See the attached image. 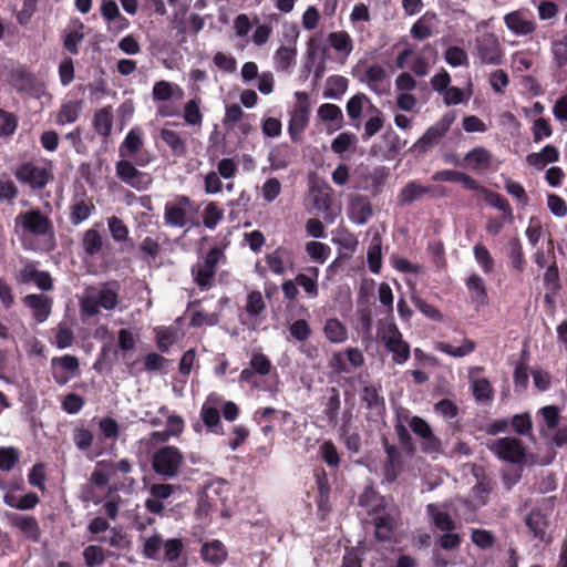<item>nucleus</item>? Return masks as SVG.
<instances>
[{"label": "nucleus", "mask_w": 567, "mask_h": 567, "mask_svg": "<svg viewBox=\"0 0 567 567\" xmlns=\"http://www.w3.org/2000/svg\"><path fill=\"white\" fill-rule=\"evenodd\" d=\"M8 519L10 524L18 528L29 540L34 543L40 540L41 529L38 520L33 516L10 513L8 514Z\"/></svg>", "instance_id": "18"}, {"label": "nucleus", "mask_w": 567, "mask_h": 567, "mask_svg": "<svg viewBox=\"0 0 567 567\" xmlns=\"http://www.w3.org/2000/svg\"><path fill=\"white\" fill-rule=\"evenodd\" d=\"M114 472V463L111 461H101L96 464L94 472L91 475L92 484L96 486H104L111 478V473Z\"/></svg>", "instance_id": "44"}, {"label": "nucleus", "mask_w": 567, "mask_h": 567, "mask_svg": "<svg viewBox=\"0 0 567 567\" xmlns=\"http://www.w3.org/2000/svg\"><path fill=\"white\" fill-rule=\"evenodd\" d=\"M399 519V511L395 506L383 509L382 514L375 518V536L380 540H386L391 537L392 530Z\"/></svg>", "instance_id": "19"}, {"label": "nucleus", "mask_w": 567, "mask_h": 567, "mask_svg": "<svg viewBox=\"0 0 567 567\" xmlns=\"http://www.w3.org/2000/svg\"><path fill=\"white\" fill-rule=\"evenodd\" d=\"M330 251V247L320 241H309L306 244V252L318 264H323L328 259Z\"/></svg>", "instance_id": "51"}, {"label": "nucleus", "mask_w": 567, "mask_h": 567, "mask_svg": "<svg viewBox=\"0 0 567 567\" xmlns=\"http://www.w3.org/2000/svg\"><path fill=\"white\" fill-rule=\"evenodd\" d=\"M455 118V111H450L445 113L434 125L429 127L426 132L413 144L411 151L417 155H421L426 153L430 148L434 147L450 130Z\"/></svg>", "instance_id": "7"}, {"label": "nucleus", "mask_w": 567, "mask_h": 567, "mask_svg": "<svg viewBox=\"0 0 567 567\" xmlns=\"http://www.w3.org/2000/svg\"><path fill=\"white\" fill-rule=\"evenodd\" d=\"M297 103L290 113L288 131L293 141L305 131L309 122V97L305 92H296Z\"/></svg>", "instance_id": "10"}, {"label": "nucleus", "mask_w": 567, "mask_h": 567, "mask_svg": "<svg viewBox=\"0 0 567 567\" xmlns=\"http://www.w3.org/2000/svg\"><path fill=\"white\" fill-rule=\"evenodd\" d=\"M297 50L295 47L281 45L274 55L277 71H288L296 63Z\"/></svg>", "instance_id": "35"}, {"label": "nucleus", "mask_w": 567, "mask_h": 567, "mask_svg": "<svg viewBox=\"0 0 567 567\" xmlns=\"http://www.w3.org/2000/svg\"><path fill=\"white\" fill-rule=\"evenodd\" d=\"M484 198L489 206H493L503 213V218L506 223L513 221V209L508 200L503 195L488 190Z\"/></svg>", "instance_id": "38"}, {"label": "nucleus", "mask_w": 567, "mask_h": 567, "mask_svg": "<svg viewBox=\"0 0 567 567\" xmlns=\"http://www.w3.org/2000/svg\"><path fill=\"white\" fill-rule=\"evenodd\" d=\"M379 338L385 349L392 353L396 364L405 363L410 358V346L402 338V333L394 323L384 324L379 330Z\"/></svg>", "instance_id": "6"}, {"label": "nucleus", "mask_w": 567, "mask_h": 567, "mask_svg": "<svg viewBox=\"0 0 567 567\" xmlns=\"http://www.w3.org/2000/svg\"><path fill=\"white\" fill-rule=\"evenodd\" d=\"M159 136L175 155H184L186 153L185 142L182 140L177 132L163 128L159 133Z\"/></svg>", "instance_id": "43"}, {"label": "nucleus", "mask_w": 567, "mask_h": 567, "mask_svg": "<svg viewBox=\"0 0 567 567\" xmlns=\"http://www.w3.org/2000/svg\"><path fill=\"white\" fill-rule=\"evenodd\" d=\"M313 274V277L306 274H298L296 276V281L299 287H301L309 298H316L319 293L317 278L319 275L318 268L310 269Z\"/></svg>", "instance_id": "45"}, {"label": "nucleus", "mask_w": 567, "mask_h": 567, "mask_svg": "<svg viewBox=\"0 0 567 567\" xmlns=\"http://www.w3.org/2000/svg\"><path fill=\"white\" fill-rule=\"evenodd\" d=\"M473 255L475 261L485 275H489L494 271L495 260L486 246H484L482 243H477L473 248Z\"/></svg>", "instance_id": "40"}, {"label": "nucleus", "mask_w": 567, "mask_h": 567, "mask_svg": "<svg viewBox=\"0 0 567 567\" xmlns=\"http://www.w3.org/2000/svg\"><path fill=\"white\" fill-rule=\"evenodd\" d=\"M184 463V455L173 445L158 449L152 457V467L154 472L164 478L177 476Z\"/></svg>", "instance_id": "5"}, {"label": "nucleus", "mask_w": 567, "mask_h": 567, "mask_svg": "<svg viewBox=\"0 0 567 567\" xmlns=\"http://www.w3.org/2000/svg\"><path fill=\"white\" fill-rule=\"evenodd\" d=\"M471 540L480 549L487 550L494 546L495 536L489 530L473 528L471 532Z\"/></svg>", "instance_id": "52"}, {"label": "nucleus", "mask_w": 567, "mask_h": 567, "mask_svg": "<svg viewBox=\"0 0 567 567\" xmlns=\"http://www.w3.org/2000/svg\"><path fill=\"white\" fill-rule=\"evenodd\" d=\"M118 303L117 288L113 284H106L96 289L91 288L81 301V311L89 317L100 312V308L113 310Z\"/></svg>", "instance_id": "3"}, {"label": "nucleus", "mask_w": 567, "mask_h": 567, "mask_svg": "<svg viewBox=\"0 0 567 567\" xmlns=\"http://www.w3.org/2000/svg\"><path fill=\"white\" fill-rule=\"evenodd\" d=\"M328 41L334 51L343 54L344 56L350 55L353 50V41L346 31L331 32L328 35Z\"/></svg>", "instance_id": "36"}, {"label": "nucleus", "mask_w": 567, "mask_h": 567, "mask_svg": "<svg viewBox=\"0 0 567 567\" xmlns=\"http://www.w3.org/2000/svg\"><path fill=\"white\" fill-rule=\"evenodd\" d=\"M434 411L440 416H442L445 421L450 422L455 419L458 413L457 405L449 399H443L435 403Z\"/></svg>", "instance_id": "63"}, {"label": "nucleus", "mask_w": 567, "mask_h": 567, "mask_svg": "<svg viewBox=\"0 0 567 567\" xmlns=\"http://www.w3.org/2000/svg\"><path fill=\"white\" fill-rule=\"evenodd\" d=\"M220 398L212 393L200 410V416L204 424L214 433H220V415L219 411L214 404H218Z\"/></svg>", "instance_id": "20"}, {"label": "nucleus", "mask_w": 567, "mask_h": 567, "mask_svg": "<svg viewBox=\"0 0 567 567\" xmlns=\"http://www.w3.org/2000/svg\"><path fill=\"white\" fill-rule=\"evenodd\" d=\"M192 200L186 196H176L165 204L164 224L173 228L186 227L192 221L194 213Z\"/></svg>", "instance_id": "8"}, {"label": "nucleus", "mask_w": 567, "mask_h": 567, "mask_svg": "<svg viewBox=\"0 0 567 567\" xmlns=\"http://www.w3.org/2000/svg\"><path fill=\"white\" fill-rule=\"evenodd\" d=\"M369 102V99L365 94L359 93L353 95L347 102V113L350 118L359 120L361 117L364 103Z\"/></svg>", "instance_id": "61"}, {"label": "nucleus", "mask_w": 567, "mask_h": 567, "mask_svg": "<svg viewBox=\"0 0 567 567\" xmlns=\"http://www.w3.org/2000/svg\"><path fill=\"white\" fill-rule=\"evenodd\" d=\"M93 126L96 133L101 136L107 137L111 134L113 126V115L110 107H103L95 112Z\"/></svg>", "instance_id": "37"}, {"label": "nucleus", "mask_w": 567, "mask_h": 567, "mask_svg": "<svg viewBox=\"0 0 567 567\" xmlns=\"http://www.w3.org/2000/svg\"><path fill=\"white\" fill-rule=\"evenodd\" d=\"M192 275L194 281L200 287V289H208L212 285L215 271L199 260L192 267Z\"/></svg>", "instance_id": "41"}, {"label": "nucleus", "mask_w": 567, "mask_h": 567, "mask_svg": "<svg viewBox=\"0 0 567 567\" xmlns=\"http://www.w3.org/2000/svg\"><path fill=\"white\" fill-rule=\"evenodd\" d=\"M23 302L32 310L33 317L38 322H44L52 308V300L44 295H28L23 298Z\"/></svg>", "instance_id": "22"}, {"label": "nucleus", "mask_w": 567, "mask_h": 567, "mask_svg": "<svg viewBox=\"0 0 567 567\" xmlns=\"http://www.w3.org/2000/svg\"><path fill=\"white\" fill-rule=\"evenodd\" d=\"M142 553L148 559H157L159 549L164 546L162 536L154 533L151 536H141Z\"/></svg>", "instance_id": "39"}, {"label": "nucleus", "mask_w": 567, "mask_h": 567, "mask_svg": "<svg viewBox=\"0 0 567 567\" xmlns=\"http://www.w3.org/2000/svg\"><path fill=\"white\" fill-rule=\"evenodd\" d=\"M94 206L85 200H80L75 203L71 208L70 219L74 225H79L85 219H87L91 215Z\"/></svg>", "instance_id": "55"}, {"label": "nucleus", "mask_w": 567, "mask_h": 567, "mask_svg": "<svg viewBox=\"0 0 567 567\" xmlns=\"http://www.w3.org/2000/svg\"><path fill=\"white\" fill-rule=\"evenodd\" d=\"M471 54L475 65L498 66L504 62L505 52L499 39L493 32H478L472 43Z\"/></svg>", "instance_id": "2"}, {"label": "nucleus", "mask_w": 567, "mask_h": 567, "mask_svg": "<svg viewBox=\"0 0 567 567\" xmlns=\"http://www.w3.org/2000/svg\"><path fill=\"white\" fill-rule=\"evenodd\" d=\"M492 451L506 462L517 464L524 461L526 452L522 442L515 437L498 439L492 446Z\"/></svg>", "instance_id": "14"}, {"label": "nucleus", "mask_w": 567, "mask_h": 567, "mask_svg": "<svg viewBox=\"0 0 567 567\" xmlns=\"http://www.w3.org/2000/svg\"><path fill=\"white\" fill-rule=\"evenodd\" d=\"M82 246L87 255H95L101 251L103 247V238L95 229H89L84 233Z\"/></svg>", "instance_id": "50"}, {"label": "nucleus", "mask_w": 567, "mask_h": 567, "mask_svg": "<svg viewBox=\"0 0 567 567\" xmlns=\"http://www.w3.org/2000/svg\"><path fill=\"white\" fill-rule=\"evenodd\" d=\"M544 285L546 289H550L553 291H560L561 290V284L559 278V270L556 260L554 259L553 262L547 267L545 274H544Z\"/></svg>", "instance_id": "58"}, {"label": "nucleus", "mask_w": 567, "mask_h": 567, "mask_svg": "<svg viewBox=\"0 0 567 567\" xmlns=\"http://www.w3.org/2000/svg\"><path fill=\"white\" fill-rule=\"evenodd\" d=\"M533 141L535 143L542 142L544 138L550 137L553 134V128L549 123V120L545 117H538L534 121L533 127Z\"/></svg>", "instance_id": "59"}, {"label": "nucleus", "mask_w": 567, "mask_h": 567, "mask_svg": "<svg viewBox=\"0 0 567 567\" xmlns=\"http://www.w3.org/2000/svg\"><path fill=\"white\" fill-rule=\"evenodd\" d=\"M266 309V302L260 291H251L247 296L246 311L249 316L256 317Z\"/></svg>", "instance_id": "56"}, {"label": "nucleus", "mask_w": 567, "mask_h": 567, "mask_svg": "<svg viewBox=\"0 0 567 567\" xmlns=\"http://www.w3.org/2000/svg\"><path fill=\"white\" fill-rule=\"evenodd\" d=\"M426 513L436 529L443 533L440 537L441 547L444 549L456 547L460 543V537L456 533H452L455 529V523L451 518L447 505L429 504Z\"/></svg>", "instance_id": "4"}, {"label": "nucleus", "mask_w": 567, "mask_h": 567, "mask_svg": "<svg viewBox=\"0 0 567 567\" xmlns=\"http://www.w3.org/2000/svg\"><path fill=\"white\" fill-rule=\"evenodd\" d=\"M435 188L433 186H423L416 182H409L399 194V204L401 206L410 205L422 199L425 195L433 196Z\"/></svg>", "instance_id": "23"}, {"label": "nucleus", "mask_w": 567, "mask_h": 567, "mask_svg": "<svg viewBox=\"0 0 567 567\" xmlns=\"http://www.w3.org/2000/svg\"><path fill=\"white\" fill-rule=\"evenodd\" d=\"M318 116L321 121L327 123H334L338 127L341 126L343 122V114L341 109L331 103L322 104L318 109Z\"/></svg>", "instance_id": "46"}, {"label": "nucleus", "mask_w": 567, "mask_h": 567, "mask_svg": "<svg viewBox=\"0 0 567 567\" xmlns=\"http://www.w3.org/2000/svg\"><path fill=\"white\" fill-rule=\"evenodd\" d=\"M504 23L515 35L525 37L536 30V21L527 10H515L504 16Z\"/></svg>", "instance_id": "15"}, {"label": "nucleus", "mask_w": 567, "mask_h": 567, "mask_svg": "<svg viewBox=\"0 0 567 567\" xmlns=\"http://www.w3.org/2000/svg\"><path fill=\"white\" fill-rule=\"evenodd\" d=\"M143 146V134L138 128H132L118 147V154L126 158L140 152Z\"/></svg>", "instance_id": "31"}, {"label": "nucleus", "mask_w": 567, "mask_h": 567, "mask_svg": "<svg viewBox=\"0 0 567 567\" xmlns=\"http://www.w3.org/2000/svg\"><path fill=\"white\" fill-rule=\"evenodd\" d=\"M492 164V154L485 147H475L467 152L463 157V166L476 172H483L489 168Z\"/></svg>", "instance_id": "21"}, {"label": "nucleus", "mask_w": 567, "mask_h": 567, "mask_svg": "<svg viewBox=\"0 0 567 567\" xmlns=\"http://www.w3.org/2000/svg\"><path fill=\"white\" fill-rule=\"evenodd\" d=\"M483 368H471L468 371V378L472 381L471 389L473 396L477 402H488L493 399L494 390L489 381L485 378L474 379V371L480 372Z\"/></svg>", "instance_id": "26"}, {"label": "nucleus", "mask_w": 567, "mask_h": 567, "mask_svg": "<svg viewBox=\"0 0 567 567\" xmlns=\"http://www.w3.org/2000/svg\"><path fill=\"white\" fill-rule=\"evenodd\" d=\"M183 118L188 125H200L203 122V115L199 110V103L197 100L188 101L183 110Z\"/></svg>", "instance_id": "54"}, {"label": "nucleus", "mask_w": 567, "mask_h": 567, "mask_svg": "<svg viewBox=\"0 0 567 567\" xmlns=\"http://www.w3.org/2000/svg\"><path fill=\"white\" fill-rule=\"evenodd\" d=\"M551 53L555 64L563 69L567 65V43L563 40H555L551 44Z\"/></svg>", "instance_id": "64"}, {"label": "nucleus", "mask_w": 567, "mask_h": 567, "mask_svg": "<svg viewBox=\"0 0 567 567\" xmlns=\"http://www.w3.org/2000/svg\"><path fill=\"white\" fill-rule=\"evenodd\" d=\"M348 89V80L340 75L330 76L327 81L324 97L338 100Z\"/></svg>", "instance_id": "48"}, {"label": "nucleus", "mask_w": 567, "mask_h": 567, "mask_svg": "<svg viewBox=\"0 0 567 567\" xmlns=\"http://www.w3.org/2000/svg\"><path fill=\"white\" fill-rule=\"evenodd\" d=\"M526 526L533 533L535 538H539L543 542H549L546 538V529L549 525L547 516L539 509H532L525 518Z\"/></svg>", "instance_id": "29"}, {"label": "nucleus", "mask_w": 567, "mask_h": 567, "mask_svg": "<svg viewBox=\"0 0 567 567\" xmlns=\"http://www.w3.org/2000/svg\"><path fill=\"white\" fill-rule=\"evenodd\" d=\"M409 426L414 434L420 436L425 444V451H435L439 447V441L433 435L432 429L427 422L419 416H412L409 420Z\"/></svg>", "instance_id": "24"}, {"label": "nucleus", "mask_w": 567, "mask_h": 567, "mask_svg": "<svg viewBox=\"0 0 567 567\" xmlns=\"http://www.w3.org/2000/svg\"><path fill=\"white\" fill-rule=\"evenodd\" d=\"M223 217L224 210L216 203L212 202L204 209L203 224L206 228L214 229Z\"/></svg>", "instance_id": "53"}, {"label": "nucleus", "mask_w": 567, "mask_h": 567, "mask_svg": "<svg viewBox=\"0 0 567 567\" xmlns=\"http://www.w3.org/2000/svg\"><path fill=\"white\" fill-rule=\"evenodd\" d=\"M355 142V135L351 133H341L336 138H333L331 143V150L336 154L342 155L344 152L349 151L352 146H354Z\"/></svg>", "instance_id": "60"}, {"label": "nucleus", "mask_w": 567, "mask_h": 567, "mask_svg": "<svg viewBox=\"0 0 567 567\" xmlns=\"http://www.w3.org/2000/svg\"><path fill=\"white\" fill-rule=\"evenodd\" d=\"M373 214L371 204L363 197H357L351 203V219L357 225L365 224Z\"/></svg>", "instance_id": "33"}, {"label": "nucleus", "mask_w": 567, "mask_h": 567, "mask_svg": "<svg viewBox=\"0 0 567 567\" xmlns=\"http://www.w3.org/2000/svg\"><path fill=\"white\" fill-rule=\"evenodd\" d=\"M17 231L21 233V237L25 240L27 236L43 238L49 248H53L54 228L51 219L40 209H31L20 213L14 218Z\"/></svg>", "instance_id": "1"}, {"label": "nucleus", "mask_w": 567, "mask_h": 567, "mask_svg": "<svg viewBox=\"0 0 567 567\" xmlns=\"http://www.w3.org/2000/svg\"><path fill=\"white\" fill-rule=\"evenodd\" d=\"M508 258L511 260L512 267L522 272L525 266V257L523 251L522 243L518 238H513L508 243Z\"/></svg>", "instance_id": "47"}, {"label": "nucleus", "mask_w": 567, "mask_h": 567, "mask_svg": "<svg viewBox=\"0 0 567 567\" xmlns=\"http://www.w3.org/2000/svg\"><path fill=\"white\" fill-rule=\"evenodd\" d=\"M559 159V151L554 145H546L540 152L529 153L526 156V163L537 169H543L549 163H556Z\"/></svg>", "instance_id": "28"}, {"label": "nucleus", "mask_w": 567, "mask_h": 567, "mask_svg": "<svg viewBox=\"0 0 567 567\" xmlns=\"http://www.w3.org/2000/svg\"><path fill=\"white\" fill-rule=\"evenodd\" d=\"M323 333L332 343H342L348 339V330L346 326L336 318H331L326 321Z\"/></svg>", "instance_id": "34"}, {"label": "nucleus", "mask_w": 567, "mask_h": 567, "mask_svg": "<svg viewBox=\"0 0 567 567\" xmlns=\"http://www.w3.org/2000/svg\"><path fill=\"white\" fill-rule=\"evenodd\" d=\"M202 557L213 565H220L227 556V551L219 540H213L202 546Z\"/></svg>", "instance_id": "32"}, {"label": "nucleus", "mask_w": 567, "mask_h": 567, "mask_svg": "<svg viewBox=\"0 0 567 567\" xmlns=\"http://www.w3.org/2000/svg\"><path fill=\"white\" fill-rule=\"evenodd\" d=\"M465 285L468 291L470 303L473 305L476 311H480L488 303V295L484 279L477 275L472 274L466 280Z\"/></svg>", "instance_id": "17"}, {"label": "nucleus", "mask_w": 567, "mask_h": 567, "mask_svg": "<svg viewBox=\"0 0 567 567\" xmlns=\"http://www.w3.org/2000/svg\"><path fill=\"white\" fill-rule=\"evenodd\" d=\"M383 446L386 453V464L384 465V477L391 483L395 481L399 470L401 468V453L395 445L390 444L386 439H383Z\"/></svg>", "instance_id": "25"}, {"label": "nucleus", "mask_w": 567, "mask_h": 567, "mask_svg": "<svg viewBox=\"0 0 567 567\" xmlns=\"http://www.w3.org/2000/svg\"><path fill=\"white\" fill-rule=\"evenodd\" d=\"M495 483L487 476L477 477L476 484L472 487L468 498L463 504L472 508H480L487 504Z\"/></svg>", "instance_id": "16"}, {"label": "nucleus", "mask_w": 567, "mask_h": 567, "mask_svg": "<svg viewBox=\"0 0 567 567\" xmlns=\"http://www.w3.org/2000/svg\"><path fill=\"white\" fill-rule=\"evenodd\" d=\"M97 540L105 543L117 550H126L130 547V539L127 536L116 528H112L107 535L102 536Z\"/></svg>", "instance_id": "49"}, {"label": "nucleus", "mask_w": 567, "mask_h": 567, "mask_svg": "<svg viewBox=\"0 0 567 567\" xmlns=\"http://www.w3.org/2000/svg\"><path fill=\"white\" fill-rule=\"evenodd\" d=\"M385 78L386 72L384 68L379 64L369 66L364 72L365 82L374 92H381V86Z\"/></svg>", "instance_id": "42"}, {"label": "nucleus", "mask_w": 567, "mask_h": 567, "mask_svg": "<svg viewBox=\"0 0 567 567\" xmlns=\"http://www.w3.org/2000/svg\"><path fill=\"white\" fill-rule=\"evenodd\" d=\"M267 268L275 275H282L285 272V250L277 249L265 257Z\"/></svg>", "instance_id": "57"}, {"label": "nucleus", "mask_w": 567, "mask_h": 567, "mask_svg": "<svg viewBox=\"0 0 567 567\" xmlns=\"http://www.w3.org/2000/svg\"><path fill=\"white\" fill-rule=\"evenodd\" d=\"M52 377L58 384H65L79 372V360L71 354L54 357L50 361Z\"/></svg>", "instance_id": "13"}, {"label": "nucleus", "mask_w": 567, "mask_h": 567, "mask_svg": "<svg viewBox=\"0 0 567 567\" xmlns=\"http://www.w3.org/2000/svg\"><path fill=\"white\" fill-rule=\"evenodd\" d=\"M116 176L126 185L143 190L151 184V178L147 174L140 172L132 162L122 158L115 165Z\"/></svg>", "instance_id": "12"}, {"label": "nucleus", "mask_w": 567, "mask_h": 567, "mask_svg": "<svg viewBox=\"0 0 567 567\" xmlns=\"http://www.w3.org/2000/svg\"><path fill=\"white\" fill-rule=\"evenodd\" d=\"M9 76L10 83L20 92H27L34 96L44 93L43 83L22 65L13 68Z\"/></svg>", "instance_id": "11"}, {"label": "nucleus", "mask_w": 567, "mask_h": 567, "mask_svg": "<svg viewBox=\"0 0 567 567\" xmlns=\"http://www.w3.org/2000/svg\"><path fill=\"white\" fill-rule=\"evenodd\" d=\"M83 558L87 567H96L104 563L103 549L96 545H90L83 550Z\"/></svg>", "instance_id": "62"}, {"label": "nucleus", "mask_w": 567, "mask_h": 567, "mask_svg": "<svg viewBox=\"0 0 567 567\" xmlns=\"http://www.w3.org/2000/svg\"><path fill=\"white\" fill-rule=\"evenodd\" d=\"M14 176L20 183L29 185L32 189L44 188L52 178L50 169L33 163H24L19 166Z\"/></svg>", "instance_id": "9"}, {"label": "nucleus", "mask_w": 567, "mask_h": 567, "mask_svg": "<svg viewBox=\"0 0 567 567\" xmlns=\"http://www.w3.org/2000/svg\"><path fill=\"white\" fill-rule=\"evenodd\" d=\"M437 27V18L434 13H424L411 28L410 33L416 40H425L433 35Z\"/></svg>", "instance_id": "27"}, {"label": "nucleus", "mask_w": 567, "mask_h": 567, "mask_svg": "<svg viewBox=\"0 0 567 567\" xmlns=\"http://www.w3.org/2000/svg\"><path fill=\"white\" fill-rule=\"evenodd\" d=\"M83 111V101H68L62 103L55 118L58 125L72 124L78 121Z\"/></svg>", "instance_id": "30"}]
</instances>
